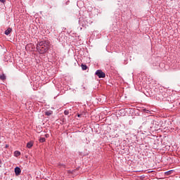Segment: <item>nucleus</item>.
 Segmentation results:
<instances>
[{
	"label": "nucleus",
	"mask_w": 180,
	"mask_h": 180,
	"mask_svg": "<svg viewBox=\"0 0 180 180\" xmlns=\"http://www.w3.org/2000/svg\"><path fill=\"white\" fill-rule=\"evenodd\" d=\"M49 45L50 41L49 40H43L37 44L36 49L40 54H44L49 50Z\"/></svg>",
	"instance_id": "1"
},
{
	"label": "nucleus",
	"mask_w": 180,
	"mask_h": 180,
	"mask_svg": "<svg viewBox=\"0 0 180 180\" xmlns=\"http://www.w3.org/2000/svg\"><path fill=\"white\" fill-rule=\"evenodd\" d=\"M95 74L97 75V77H98V78H105V77H106L105 72L101 70H96Z\"/></svg>",
	"instance_id": "2"
},
{
	"label": "nucleus",
	"mask_w": 180,
	"mask_h": 180,
	"mask_svg": "<svg viewBox=\"0 0 180 180\" xmlns=\"http://www.w3.org/2000/svg\"><path fill=\"white\" fill-rule=\"evenodd\" d=\"M15 175H20V172H22V170L20 169V167H16L14 169Z\"/></svg>",
	"instance_id": "3"
},
{
	"label": "nucleus",
	"mask_w": 180,
	"mask_h": 180,
	"mask_svg": "<svg viewBox=\"0 0 180 180\" xmlns=\"http://www.w3.org/2000/svg\"><path fill=\"white\" fill-rule=\"evenodd\" d=\"M11 32H12V28L8 27V28L4 32V34H6V36H9V34H11Z\"/></svg>",
	"instance_id": "4"
},
{
	"label": "nucleus",
	"mask_w": 180,
	"mask_h": 180,
	"mask_svg": "<svg viewBox=\"0 0 180 180\" xmlns=\"http://www.w3.org/2000/svg\"><path fill=\"white\" fill-rule=\"evenodd\" d=\"M52 113H53L52 110H47L45 112V116H51Z\"/></svg>",
	"instance_id": "5"
},
{
	"label": "nucleus",
	"mask_w": 180,
	"mask_h": 180,
	"mask_svg": "<svg viewBox=\"0 0 180 180\" xmlns=\"http://www.w3.org/2000/svg\"><path fill=\"white\" fill-rule=\"evenodd\" d=\"M32 147H33V142L30 141L27 143V148H32Z\"/></svg>",
	"instance_id": "6"
},
{
	"label": "nucleus",
	"mask_w": 180,
	"mask_h": 180,
	"mask_svg": "<svg viewBox=\"0 0 180 180\" xmlns=\"http://www.w3.org/2000/svg\"><path fill=\"white\" fill-rule=\"evenodd\" d=\"M0 79H1V81H5V79H6V76L5 75V74H2L1 75H0Z\"/></svg>",
	"instance_id": "7"
},
{
	"label": "nucleus",
	"mask_w": 180,
	"mask_h": 180,
	"mask_svg": "<svg viewBox=\"0 0 180 180\" xmlns=\"http://www.w3.org/2000/svg\"><path fill=\"white\" fill-rule=\"evenodd\" d=\"M81 66H82V70H83V71L88 70V66H86V65L82 64Z\"/></svg>",
	"instance_id": "8"
},
{
	"label": "nucleus",
	"mask_w": 180,
	"mask_h": 180,
	"mask_svg": "<svg viewBox=\"0 0 180 180\" xmlns=\"http://www.w3.org/2000/svg\"><path fill=\"white\" fill-rule=\"evenodd\" d=\"M19 155H20V152H19L18 150H15L14 152V156L15 157H19Z\"/></svg>",
	"instance_id": "9"
},
{
	"label": "nucleus",
	"mask_w": 180,
	"mask_h": 180,
	"mask_svg": "<svg viewBox=\"0 0 180 180\" xmlns=\"http://www.w3.org/2000/svg\"><path fill=\"white\" fill-rule=\"evenodd\" d=\"M46 141V138L44 137H41L39 139V143H44Z\"/></svg>",
	"instance_id": "10"
},
{
	"label": "nucleus",
	"mask_w": 180,
	"mask_h": 180,
	"mask_svg": "<svg viewBox=\"0 0 180 180\" xmlns=\"http://www.w3.org/2000/svg\"><path fill=\"white\" fill-rule=\"evenodd\" d=\"M172 173V170H169L165 172L166 175H171V174Z\"/></svg>",
	"instance_id": "11"
},
{
	"label": "nucleus",
	"mask_w": 180,
	"mask_h": 180,
	"mask_svg": "<svg viewBox=\"0 0 180 180\" xmlns=\"http://www.w3.org/2000/svg\"><path fill=\"white\" fill-rule=\"evenodd\" d=\"M64 115H70V111H68V110H65V111H64Z\"/></svg>",
	"instance_id": "12"
},
{
	"label": "nucleus",
	"mask_w": 180,
	"mask_h": 180,
	"mask_svg": "<svg viewBox=\"0 0 180 180\" xmlns=\"http://www.w3.org/2000/svg\"><path fill=\"white\" fill-rule=\"evenodd\" d=\"M70 4V0H68L65 4H63V6H65V5Z\"/></svg>",
	"instance_id": "13"
},
{
	"label": "nucleus",
	"mask_w": 180,
	"mask_h": 180,
	"mask_svg": "<svg viewBox=\"0 0 180 180\" xmlns=\"http://www.w3.org/2000/svg\"><path fill=\"white\" fill-rule=\"evenodd\" d=\"M0 2H1L2 4H5V2H6V0H0Z\"/></svg>",
	"instance_id": "14"
},
{
	"label": "nucleus",
	"mask_w": 180,
	"mask_h": 180,
	"mask_svg": "<svg viewBox=\"0 0 180 180\" xmlns=\"http://www.w3.org/2000/svg\"><path fill=\"white\" fill-rule=\"evenodd\" d=\"M77 116H78L79 117H82V114H77Z\"/></svg>",
	"instance_id": "15"
},
{
	"label": "nucleus",
	"mask_w": 180,
	"mask_h": 180,
	"mask_svg": "<svg viewBox=\"0 0 180 180\" xmlns=\"http://www.w3.org/2000/svg\"><path fill=\"white\" fill-rule=\"evenodd\" d=\"M6 148H8V145L6 146Z\"/></svg>",
	"instance_id": "16"
}]
</instances>
